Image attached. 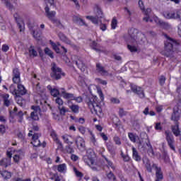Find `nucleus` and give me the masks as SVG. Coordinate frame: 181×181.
Returning <instances> with one entry per match:
<instances>
[{"mask_svg": "<svg viewBox=\"0 0 181 181\" xmlns=\"http://www.w3.org/2000/svg\"><path fill=\"white\" fill-rule=\"evenodd\" d=\"M127 42V49L132 53L138 52V47L142 46L146 42L145 35L139 33L136 28H131L129 30L128 37L126 38Z\"/></svg>", "mask_w": 181, "mask_h": 181, "instance_id": "nucleus-1", "label": "nucleus"}, {"mask_svg": "<svg viewBox=\"0 0 181 181\" xmlns=\"http://www.w3.org/2000/svg\"><path fill=\"white\" fill-rule=\"evenodd\" d=\"M97 93L100 98V102H98V98H97V96H89L86 99V103L92 114L100 115V114L103 112L100 104L104 101V94H103V90H101L100 88H97Z\"/></svg>", "mask_w": 181, "mask_h": 181, "instance_id": "nucleus-2", "label": "nucleus"}, {"mask_svg": "<svg viewBox=\"0 0 181 181\" xmlns=\"http://www.w3.org/2000/svg\"><path fill=\"white\" fill-rule=\"evenodd\" d=\"M165 37L167 40L165 42L164 51L162 53L166 57H173L175 54L180 52V44L167 35Z\"/></svg>", "mask_w": 181, "mask_h": 181, "instance_id": "nucleus-3", "label": "nucleus"}, {"mask_svg": "<svg viewBox=\"0 0 181 181\" xmlns=\"http://www.w3.org/2000/svg\"><path fill=\"white\" fill-rule=\"evenodd\" d=\"M45 3L47 4V6L45 8V13L49 21H52L56 25H60V21L54 18L56 16V11H50V8H49V5L50 6H54V0H45Z\"/></svg>", "mask_w": 181, "mask_h": 181, "instance_id": "nucleus-4", "label": "nucleus"}, {"mask_svg": "<svg viewBox=\"0 0 181 181\" xmlns=\"http://www.w3.org/2000/svg\"><path fill=\"white\" fill-rule=\"evenodd\" d=\"M83 160L93 170H100V165L95 161V156L94 154H89L84 156Z\"/></svg>", "mask_w": 181, "mask_h": 181, "instance_id": "nucleus-5", "label": "nucleus"}, {"mask_svg": "<svg viewBox=\"0 0 181 181\" xmlns=\"http://www.w3.org/2000/svg\"><path fill=\"white\" fill-rule=\"evenodd\" d=\"M34 90L37 93V94H38V96L35 95L34 97V100L36 104H40V105H42V104L45 103V98H46V93L45 92V89L40 88V85L37 83Z\"/></svg>", "mask_w": 181, "mask_h": 181, "instance_id": "nucleus-6", "label": "nucleus"}, {"mask_svg": "<svg viewBox=\"0 0 181 181\" xmlns=\"http://www.w3.org/2000/svg\"><path fill=\"white\" fill-rule=\"evenodd\" d=\"M139 6L145 15V16L143 18V21L144 22H153V20L152 19L153 18L152 9L148 8L145 10V6H144V1H142L141 0L139 1Z\"/></svg>", "mask_w": 181, "mask_h": 181, "instance_id": "nucleus-7", "label": "nucleus"}, {"mask_svg": "<svg viewBox=\"0 0 181 181\" xmlns=\"http://www.w3.org/2000/svg\"><path fill=\"white\" fill-rule=\"evenodd\" d=\"M143 163H144L147 172H148L149 173H151L153 168L156 170V175L158 173V170H159L160 173L162 172V168H160V167H158V165L151 162V160H149L148 159V158H143Z\"/></svg>", "mask_w": 181, "mask_h": 181, "instance_id": "nucleus-8", "label": "nucleus"}, {"mask_svg": "<svg viewBox=\"0 0 181 181\" xmlns=\"http://www.w3.org/2000/svg\"><path fill=\"white\" fill-rule=\"evenodd\" d=\"M52 73L51 77L54 78L55 80H60L62 78V76H64V74L62 72V69L59 68L56 64H52Z\"/></svg>", "mask_w": 181, "mask_h": 181, "instance_id": "nucleus-9", "label": "nucleus"}, {"mask_svg": "<svg viewBox=\"0 0 181 181\" xmlns=\"http://www.w3.org/2000/svg\"><path fill=\"white\" fill-rule=\"evenodd\" d=\"M151 19H153V22L154 21L157 25H159L161 28H163V29H165V30H170V29H172V25H170L169 23L160 20L157 16H153L151 17Z\"/></svg>", "mask_w": 181, "mask_h": 181, "instance_id": "nucleus-10", "label": "nucleus"}, {"mask_svg": "<svg viewBox=\"0 0 181 181\" xmlns=\"http://www.w3.org/2000/svg\"><path fill=\"white\" fill-rule=\"evenodd\" d=\"M73 63L76 64L77 67L82 71H86V65L83 62V59L80 57L73 56L72 57Z\"/></svg>", "mask_w": 181, "mask_h": 181, "instance_id": "nucleus-11", "label": "nucleus"}, {"mask_svg": "<svg viewBox=\"0 0 181 181\" xmlns=\"http://www.w3.org/2000/svg\"><path fill=\"white\" fill-rule=\"evenodd\" d=\"M165 136L168 145L170 146V149H172V151H176L175 148V139L172 133L169 131H165Z\"/></svg>", "mask_w": 181, "mask_h": 181, "instance_id": "nucleus-12", "label": "nucleus"}, {"mask_svg": "<svg viewBox=\"0 0 181 181\" xmlns=\"http://www.w3.org/2000/svg\"><path fill=\"white\" fill-rule=\"evenodd\" d=\"M6 155L8 158H3L0 160V166H4V168H8V166H11V158H12V151H7Z\"/></svg>", "mask_w": 181, "mask_h": 181, "instance_id": "nucleus-13", "label": "nucleus"}, {"mask_svg": "<svg viewBox=\"0 0 181 181\" xmlns=\"http://www.w3.org/2000/svg\"><path fill=\"white\" fill-rule=\"evenodd\" d=\"M28 28L36 40H40V33H36L37 25L35 23H28Z\"/></svg>", "mask_w": 181, "mask_h": 181, "instance_id": "nucleus-14", "label": "nucleus"}, {"mask_svg": "<svg viewBox=\"0 0 181 181\" xmlns=\"http://www.w3.org/2000/svg\"><path fill=\"white\" fill-rule=\"evenodd\" d=\"M33 112L30 114V118L34 121H39V115H40V107L39 106H32Z\"/></svg>", "mask_w": 181, "mask_h": 181, "instance_id": "nucleus-15", "label": "nucleus"}, {"mask_svg": "<svg viewBox=\"0 0 181 181\" xmlns=\"http://www.w3.org/2000/svg\"><path fill=\"white\" fill-rule=\"evenodd\" d=\"M28 136H33V140L31 141L33 146L37 147L40 146V140H39V134H32V131L28 133Z\"/></svg>", "mask_w": 181, "mask_h": 181, "instance_id": "nucleus-16", "label": "nucleus"}, {"mask_svg": "<svg viewBox=\"0 0 181 181\" xmlns=\"http://www.w3.org/2000/svg\"><path fill=\"white\" fill-rule=\"evenodd\" d=\"M13 82L15 84H20L19 83H21V73L18 69L13 71Z\"/></svg>", "mask_w": 181, "mask_h": 181, "instance_id": "nucleus-17", "label": "nucleus"}, {"mask_svg": "<svg viewBox=\"0 0 181 181\" xmlns=\"http://www.w3.org/2000/svg\"><path fill=\"white\" fill-rule=\"evenodd\" d=\"M76 146L80 150H84L86 149V141H84V139L82 137H77L76 139Z\"/></svg>", "mask_w": 181, "mask_h": 181, "instance_id": "nucleus-18", "label": "nucleus"}, {"mask_svg": "<svg viewBox=\"0 0 181 181\" xmlns=\"http://www.w3.org/2000/svg\"><path fill=\"white\" fill-rule=\"evenodd\" d=\"M14 153L15 154L13 156V160L14 162H16V163H18L19 160H21V159H23V156H25L22 150L14 151Z\"/></svg>", "mask_w": 181, "mask_h": 181, "instance_id": "nucleus-19", "label": "nucleus"}, {"mask_svg": "<svg viewBox=\"0 0 181 181\" xmlns=\"http://www.w3.org/2000/svg\"><path fill=\"white\" fill-rule=\"evenodd\" d=\"M59 90L63 98H65L66 100H74V95L73 93L66 92V90L64 88H61Z\"/></svg>", "mask_w": 181, "mask_h": 181, "instance_id": "nucleus-20", "label": "nucleus"}, {"mask_svg": "<svg viewBox=\"0 0 181 181\" xmlns=\"http://www.w3.org/2000/svg\"><path fill=\"white\" fill-rule=\"evenodd\" d=\"M87 130L90 135V144L93 145V146H98V142H97V139H95V135L93 134V132L90 131V129L88 128Z\"/></svg>", "mask_w": 181, "mask_h": 181, "instance_id": "nucleus-21", "label": "nucleus"}, {"mask_svg": "<svg viewBox=\"0 0 181 181\" xmlns=\"http://www.w3.org/2000/svg\"><path fill=\"white\" fill-rule=\"evenodd\" d=\"M73 21L77 25H80V26H87V24L84 22V20L81 19L78 16H73Z\"/></svg>", "mask_w": 181, "mask_h": 181, "instance_id": "nucleus-22", "label": "nucleus"}, {"mask_svg": "<svg viewBox=\"0 0 181 181\" xmlns=\"http://www.w3.org/2000/svg\"><path fill=\"white\" fill-rule=\"evenodd\" d=\"M132 158L134 160H136V162H141V160L142 159L135 147H132Z\"/></svg>", "mask_w": 181, "mask_h": 181, "instance_id": "nucleus-23", "label": "nucleus"}, {"mask_svg": "<svg viewBox=\"0 0 181 181\" xmlns=\"http://www.w3.org/2000/svg\"><path fill=\"white\" fill-rule=\"evenodd\" d=\"M96 71L98 73H99V74H101V76L108 75V72L100 64H96Z\"/></svg>", "mask_w": 181, "mask_h": 181, "instance_id": "nucleus-24", "label": "nucleus"}, {"mask_svg": "<svg viewBox=\"0 0 181 181\" xmlns=\"http://www.w3.org/2000/svg\"><path fill=\"white\" fill-rule=\"evenodd\" d=\"M50 136L52 138V139L57 144V145H59V146H62L63 144H62V141L59 139L57 137V134L54 130H51L50 132Z\"/></svg>", "mask_w": 181, "mask_h": 181, "instance_id": "nucleus-25", "label": "nucleus"}, {"mask_svg": "<svg viewBox=\"0 0 181 181\" xmlns=\"http://www.w3.org/2000/svg\"><path fill=\"white\" fill-rule=\"evenodd\" d=\"M47 88L50 91L51 95H52V97H57L58 95H60V90L56 88H52L50 85L47 86Z\"/></svg>", "mask_w": 181, "mask_h": 181, "instance_id": "nucleus-26", "label": "nucleus"}, {"mask_svg": "<svg viewBox=\"0 0 181 181\" xmlns=\"http://www.w3.org/2000/svg\"><path fill=\"white\" fill-rule=\"evenodd\" d=\"M64 142L67 145H73V136L69 134H64L62 136Z\"/></svg>", "mask_w": 181, "mask_h": 181, "instance_id": "nucleus-27", "label": "nucleus"}, {"mask_svg": "<svg viewBox=\"0 0 181 181\" xmlns=\"http://www.w3.org/2000/svg\"><path fill=\"white\" fill-rule=\"evenodd\" d=\"M132 89L134 93H136L140 98H144L145 97V94L144 93V90L141 89V87H132Z\"/></svg>", "mask_w": 181, "mask_h": 181, "instance_id": "nucleus-28", "label": "nucleus"}, {"mask_svg": "<svg viewBox=\"0 0 181 181\" xmlns=\"http://www.w3.org/2000/svg\"><path fill=\"white\" fill-rule=\"evenodd\" d=\"M86 18L88 21H90V22L94 25H98L100 22H101V20H100L99 17L97 16H87Z\"/></svg>", "mask_w": 181, "mask_h": 181, "instance_id": "nucleus-29", "label": "nucleus"}, {"mask_svg": "<svg viewBox=\"0 0 181 181\" xmlns=\"http://www.w3.org/2000/svg\"><path fill=\"white\" fill-rule=\"evenodd\" d=\"M17 87H18V90H17L18 96L25 95V94L26 93V88H25V86H23V85L21 83H18Z\"/></svg>", "mask_w": 181, "mask_h": 181, "instance_id": "nucleus-30", "label": "nucleus"}, {"mask_svg": "<svg viewBox=\"0 0 181 181\" xmlns=\"http://www.w3.org/2000/svg\"><path fill=\"white\" fill-rule=\"evenodd\" d=\"M2 98L4 100V104L6 107H9L11 105V100H9V94H3Z\"/></svg>", "mask_w": 181, "mask_h": 181, "instance_id": "nucleus-31", "label": "nucleus"}, {"mask_svg": "<svg viewBox=\"0 0 181 181\" xmlns=\"http://www.w3.org/2000/svg\"><path fill=\"white\" fill-rule=\"evenodd\" d=\"M180 119V112H179V110H176L174 109V112L172 115L171 119L172 121H179Z\"/></svg>", "mask_w": 181, "mask_h": 181, "instance_id": "nucleus-32", "label": "nucleus"}, {"mask_svg": "<svg viewBox=\"0 0 181 181\" xmlns=\"http://www.w3.org/2000/svg\"><path fill=\"white\" fill-rule=\"evenodd\" d=\"M28 53H29L30 57H37V51H36V49H35L34 46H30L29 47Z\"/></svg>", "mask_w": 181, "mask_h": 181, "instance_id": "nucleus-33", "label": "nucleus"}, {"mask_svg": "<svg viewBox=\"0 0 181 181\" xmlns=\"http://www.w3.org/2000/svg\"><path fill=\"white\" fill-rule=\"evenodd\" d=\"M0 173L2 176V177L6 180L7 179H11V177H12V173L11 172L7 171V170H3V171L0 170Z\"/></svg>", "mask_w": 181, "mask_h": 181, "instance_id": "nucleus-34", "label": "nucleus"}, {"mask_svg": "<svg viewBox=\"0 0 181 181\" xmlns=\"http://www.w3.org/2000/svg\"><path fill=\"white\" fill-rule=\"evenodd\" d=\"M57 170L60 173H66V172H67V165H66V163L58 165Z\"/></svg>", "mask_w": 181, "mask_h": 181, "instance_id": "nucleus-35", "label": "nucleus"}, {"mask_svg": "<svg viewBox=\"0 0 181 181\" xmlns=\"http://www.w3.org/2000/svg\"><path fill=\"white\" fill-rule=\"evenodd\" d=\"M59 37L62 42H64V43H66V45H71V41H70L64 34L60 33L59 34Z\"/></svg>", "mask_w": 181, "mask_h": 181, "instance_id": "nucleus-36", "label": "nucleus"}, {"mask_svg": "<svg viewBox=\"0 0 181 181\" xmlns=\"http://www.w3.org/2000/svg\"><path fill=\"white\" fill-rule=\"evenodd\" d=\"M107 151L110 152L112 156H115V147H114V144L110 143L107 144Z\"/></svg>", "mask_w": 181, "mask_h": 181, "instance_id": "nucleus-37", "label": "nucleus"}, {"mask_svg": "<svg viewBox=\"0 0 181 181\" xmlns=\"http://www.w3.org/2000/svg\"><path fill=\"white\" fill-rule=\"evenodd\" d=\"M49 43L51 46H52L53 49L56 52V53H60V43L57 42V44L53 42V41L49 40Z\"/></svg>", "mask_w": 181, "mask_h": 181, "instance_id": "nucleus-38", "label": "nucleus"}, {"mask_svg": "<svg viewBox=\"0 0 181 181\" xmlns=\"http://www.w3.org/2000/svg\"><path fill=\"white\" fill-rule=\"evenodd\" d=\"M172 131L175 136H180V129H179V124L172 127Z\"/></svg>", "mask_w": 181, "mask_h": 181, "instance_id": "nucleus-39", "label": "nucleus"}, {"mask_svg": "<svg viewBox=\"0 0 181 181\" xmlns=\"http://www.w3.org/2000/svg\"><path fill=\"white\" fill-rule=\"evenodd\" d=\"M69 108L71 110L72 112H74L75 114H78V112L80 111V107L77 105H69Z\"/></svg>", "mask_w": 181, "mask_h": 181, "instance_id": "nucleus-40", "label": "nucleus"}, {"mask_svg": "<svg viewBox=\"0 0 181 181\" xmlns=\"http://www.w3.org/2000/svg\"><path fill=\"white\" fill-rule=\"evenodd\" d=\"M117 26H118V21H117V18L115 17L112 19L111 28L114 30L117 29Z\"/></svg>", "mask_w": 181, "mask_h": 181, "instance_id": "nucleus-41", "label": "nucleus"}, {"mask_svg": "<svg viewBox=\"0 0 181 181\" xmlns=\"http://www.w3.org/2000/svg\"><path fill=\"white\" fill-rule=\"evenodd\" d=\"M44 52H45V54L49 56L51 59H54V55H53V52H52L49 47H46L44 49Z\"/></svg>", "mask_w": 181, "mask_h": 181, "instance_id": "nucleus-42", "label": "nucleus"}, {"mask_svg": "<svg viewBox=\"0 0 181 181\" xmlns=\"http://www.w3.org/2000/svg\"><path fill=\"white\" fill-rule=\"evenodd\" d=\"M90 45V47H92L93 50H95V52H100V48H98L99 45L95 42V41H92Z\"/></svg>", "mask_w": 181, "mask_h": 181, "instance_id": "nucleus-43", "label": "nucleus"}, {"mask_svg": "<svg viewBox=\"0 0 181 181\" xmlns=\"http://www.w3.org/2000/svg\"><path fill=\"white\" fill-rule=\"evenodd\" d=\"M163 180V173H160L159 170L157 171L156 175V181H162Z\"/></svg>", "mask_w": 181, "mask_h": 181, "instance_id": "nucleus-44", "label": "nucleus"}, {"mask_svg": "<svg viewBox=\"0 0 181 181\" xmlns=\"http://www.w3.org/2000/svg\"><path fill=\"white\" fill-rule=\"evenodd\" d=\"M10 93H11L13 95H16V97H18V90H16V87L14 86V85H11Z\"/></svg>", "mask_w": 181, "mask_h": 181, "instance_id": "nucleus-45", "label": "nucleus"}, {"mask_svg": "<svg viewBox=\"0 0 181 181\" xmlns=\"http://www.w3.org/2000/svg\"><path fill=\"white\" fill-rule=\"evenodd\" d=\"M95 11L96 12V17L99 18H103V11H101V8L100 7L96 6Z\"/></svg>", "mask_w": 181, "mask_h": 181, "instance_id": "nucleus-46", "label": "nucleus"}, {"mask_svg": "<svg viewBox=\"0 0 181 181\" xmlns=\"http://www.w3.org/2000/svg\"><path fill=\"white\" fill-rule=\"evenodd\" d=\"M107 179H109V180H110V181H117V177H115V175H114V173H112V172H110V173L107 175Z\"/></svg>", "mask_w": 181, "mask_h": 181, "instance_id": "nucleus-47", "label": "nucleus"}, {"mask_svg": "<svg viewBox=\"0 0 181 181\" xmlns=\"http://www.w3.org/2000/svg\"><path fill=\"white\" fill-rule=\"evenodd\" d=\"M163 16L165 19H173V11H165L163 13Z\"/></svg>", "mask_w": 181, "mask_h": 181, "instance_id": "nucleus-48", "label": "nucleus"}, {"mask_svg": "<svg viewBox=\"0 0 181 181\" xmlns=\"http://www.w3.org/2000/svg\"><path fill=\"white\" fill-rule=\"evenodd\" d=\"M173 19H181L180 11H173Z\"/></svg>", "mask_w": 181, "mask_h": 181, "instance_id": "nucleus-49", "label": "nucleus"}, {"mask_svg": "<svg viewBox=\"0 0 181 181\" xmlns=\"http://www.w3.org/2000/svg\"><path fill=\"white\" fill-rule=\"evenodd\" d=\"M128 136L132 142H136V135L134 134V133H129Z\"/></svg>", "mask_w": 181, "mask_h": 181, "instance_id": "nucleus-50", "label": "nucleus"}, {"mask_svg": "<svg viewBox=\"0 0 181 181\" xmlns=\"http://www.w3.org/2000/svg\"><path fill=\"white\" fill-rule=\"evenodd\" d=\"M1 2H3V4H5L6 6L8 8L10 11H12V9H13V6H12V4H11L8 0H1Z\"/></svg>", "mask_w": 181, "mask_h": 181, "instance_id": "nucleus-51", "label": "nucleus"}, {"mask_svg": "<svg viewBox=\"0 0 181 181\" xmlns=\"http://www.w3.org/2000/svg\"><path fill=\"white\" fill-rule=\"evenodd\" d=\"M105 160H106V162L107 163V168H111V169H112V170H115V166L114 165L112 162H111L107 158H105Z\"/></svg>", "mask_w": 181, "mask_h": 181, "instance_id": "nucleus-52", "label": "nucleus"}, {"mask_svg": "<svg viewBox=\"0 0 181 181\" xmlns=\"http://www.w3.org/2000/svg\"><path fill=\"white\" fill-rule=\"evenodd\" d=\"M56 104L58 105V107H63V99L61 98H57L55 99Z\"/></svg>", "mask_w": 181, "mask_h": 181, "instance_id": "nucleus-53", "label": "nucleus"}, {"mask_svg": "<svg viewBox=\"0 0 181 181\" xmlns=\"http://www.w3.org/2000/svg\"><path fill=\"white\" fill-rule=\"evenodd\" d=\"M58 108L59 110V112L61 114V115H64V114H66V112H67V109H66V107H63V106H58Z\"/></svg>", "mask_w": 181, "mask_h": 181, "instance_id": "nucleus-54", "label": "nucleus"}, {"mask_svg": "<svg viewBox=\"0 0 181 181\" xmlns=\"http://www.w3.org/2000/svg\"><path fill=\"white\" fill-rule=\"evenodd\" d=\"M113 141L116 145H121V139L118 137V136H115L113 138Z\"/></svg>", "mask_w": 181, "mask_h": 181, "instance_id": "nucleus-55", "label": "nucleus"}, {"mask_svg": "<svg viewBox=\"0 0 181 181\" xmlns=\"http://www.w3.org/2000/svg\"><path fill=\"white\" fill-rule=\"evenodd\" d=\"M65 149L67 153H74V148L70 146H67Z\"/></svg>", "mask_w": 181, "mask_h": 181, "instance_id": "nucleus-56", "label": "nucleus"}, {"mask_svg": "<svg viewBox=\"0 0 181 181\" xmlns=\"http://www.w3.org/2000/svg\"><path fill=\"white\" fill-rule=\"evenodd\" d=\"M100 29L103 32H105L107 30V24L103 23L101 21L100 22Z\"/></svg>", "mask_w": 181, "mask_h": 181, "instance_id": "nucleus-57", "label": "nucleus"}, {"mask_svg": "<svg viewBox=\"0 0 181 181\" xmlns=\"http://www.w3.org/2000/svg\"><path fill=\"white\" fill-rule=\"evenodd\" d=\"M18 26L20 29V32H23V30H25V24H23V23H18Z\"/></svg>", "mask_w": 181, "mask_h": 181, "instance_id": "nucleus-58", "label": "nucleus"}, {"mask_svg": "<svg viewBox=\"0 0 181 181\" xmlns=\"http://www.w3.org/2000/svg\"><path fill=\"white\" fill-rule=\"evenodd\" d=\"M78 131L82 135H84V134H86V127L81 126L78 127Z\"/></svg>", "mask_w": 181, "mask_h": 181, "instance_id": "nucleus-59", "label": "nucleus"}, {"mask_svg": "<svg viewBox=\"0 0 181 181\" xmlns=\"http://www.w3.org/2000/svg\"><path fill=\"white\" fill-rule=\"evenodd\" d=\"M155 129L156 131H162V126L160 125V122L156 124Z\"/></svg>", "mask_w": 181, "mask_h": 181, "instance_id": "nucleus-60", "label": "nucleus"}, {"mask_svg": "<svg viewBox=\"0 0 181 181\" xmlns=\"http://www.w3.org/2000/svg\"><path fill=\"white\" fill-rule=\"evenodd\" d=\"M110 101L112 104H119V100L118 98H112Z\"/></svg>", "mask_w": 181, "mask_h": 181, "instance_id": "nucleus-61", "label": "nucleus"}, {"mask_svg": "<svg viewBox=\"0 0 181 181\" xmlns=\"http://www.w3.org/2000/svg\"><path fill=\"white\" fill-rule=\"evenodd\" d=\"M160 86H163V84H165V81H166V78H165V76H162L160 78Z\"/></svg>", "mask_w": 181, "mask_h": 181, "instance_id": "nucleus-62", "label": "nucleus"}, {"mask_svg": "<svg viewBox=\"0 0 181 181\" xmlns=\"http://www.w3.org/2000/svg\"><path fill=\"white\" fill-rule=\"evenodd\" d=\"M119 115H120V117H124V115H127V112L124 111V109L120 108L119 110Z\"/></svg>", "mask_w": 181, "mask_h": 181, "instance_id": "nucleus-63", "label": "nucleus"}, {"mask_svg": "<svg viewBox=\"0 0 181 181\" xmlns=\"http://www.w3.org/2000/svg\"><path fill=\"white\" fill-rule=\"evenodd\" d=\"M157 112H162L163 110V105H157L156 107Z\"/></svg>", "mask_w": 181, "mask_h": 181, "instance_id": "nucleus-64", "label": "nucleus"}]
</instances>
